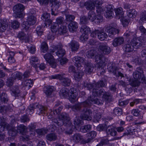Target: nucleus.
I'll list each match as a JSON object with an SVG mask.
<instances>
[{"label":"nucleus","mask_w":146,"mask_h":146,"mask_svg":"<svg viewBox=\"0 0 146 146\" xmlns=\"http://www.w3.org/2000/svg\"><path fill=\"white\" fill-rule=\"evenodd\" d=\"M52 120L58 126L64 125L67 128L65 133L68 134H71L73 130L75 129H78L82 123V121L80 119L79 117H76L74 120V126L72 125L69 115L66 113H62L60 115L59 118L53 119Z\"/></svg>","instance_id":"f257e3e1"},{"label":"nucleus","mask_w":146,"mask_h":146,"mask_svg":"<svg viewBox=\"0 0 146 146\" xmlns=\"http://www.w3.org/2000/svg\"><path fill=\"white\" fill-rule=\"evenodd\" d=\"M62 48V44H60L54 47L52 50L50 52V53H47L44 56V58L45 60L53 68L56 67V64L52 55L56 54L59 57L63 56L65 53V51Z\"/></svg>","instance_id":"f03ea898"},{"label":"nucleus","mask_w":146,"mask_h":146,"mask_svg":"<svg viewBox=\"0 0 146 146\" xmlns=\"http://www.w3.org/2000/svg\"><path fill=\"white\" fill-rule=\"evenodd\" d=\"M102 95L104 100L106 101L111 102L112 101L113 98L111 95L110 93L106 92L104 89H101L99 90H94L93 92V96L90 97V99L92 104H96L98 105L102 104L104 102H100L97 98V97H100Z\"/></svg>","instance_id":"7ed1b4c3"},{"label":"nucleus","mask_w":146,"mask_h":146,"mask_svg":"<svg viewBox=\"0 0 146 146\" xmlns=\"http://www.w3.org/2000/svg\"><path fill=\"white\" fill-rule=\"evenodd\" d=\"M60 94L62 98L68 96L70 100L74 102L76 100V98L77 95V93L74 88H71L70 90L66 88H63L60 90Z\"/></svg>","instance_id":"20e7f679"},{"label":"nucleus","mask_w":146,"mask_h":146,"mask_svg":"<svg viewBox=\"0 0 146 146\" xmlns=\"http://www.w3.org/2000/svg\"><path fill=\"white\" fill-rule=\"evenodd\" d=\"M64 75L65 74L62 73L52 75L50 76V78L51 79H59L61 81V84L63 86H69L71 84V80L68 78L65 77Z\"/></svg>","instance_id":"39448f33"},{"label":"nucleus","mask_w":146,"mask_h":146,"mask_svg":"<svg viewBox=\"0 0 146 146\" xmlns=\"http://www.w3.org/2000/svg\"><path fill=\"white\" fill-rule=\"evenodd\" d=\"M105 31L108 33L109 36L110 37H113L114 35L118 33L119 32L117 24L114 23L110 24L107 27Z\"/></svg>","instance_id":"423d86ee"},{"label":"nucleus","mask_w":146,"mask_h":146,"mask_svg":"<svg viewBox=\"0 0 146 146\" xmlns=\"http://www.w3.org/2000/svg\"><path fill=\"white\" fill-rule=\"evenodd\" d=\"M18 133H19L22 136L21 139L23 141H27L30 139V137L28 135L29 133L27 132L26 127L23 125H19L17 128Z\"/></svg>","instance_id":"0eeeda50"},{"label":"nucleus","mask_w":146,"mask_h":146,"mask_svg":"<svg viewBox=\"0 0 146 146\" xmlns=\"http://www.w3.org/2000/svg\"><path fill=\"white\" fill-rule=\"evenodd\" d=\"M24 9V7L22 4L19 3L15 5L13 8V10L15 14L14 16L15 18H21L23 17V11Z\"/></svg>","instance_id":"6e6552de"},{"label":"nucleus","mask_w":146,"mask_h":146,"mask_svg":"<svg viewBox=\"0 0 146 146\" xmlns=\"http://www.w3.org/2000/svg\"><path fill=\"white\" fill-rule=\"evenodd\" d=\"M133 77L134 79L137 80L139 81L141 80L142 82L146 84V80L143 74V70L140 68H138L133 72Z\"/></svg>","instance_id":"1a4fd4ad"},{"label":"nucleus","mask_w":146,"mask_h":146,"mask_svg":"<svg viewBox=\"0 0 146 146\" xmlns=\"http://www.w3.org/2000/svg\"><path fill=\"white\" fill-rule=\"evenodd\" d=\"M89 99L90 97L88 98V99L85 101L79 103L75 104L72 106V110L74 111H76L80 110L82 107H89L91 104H92L91 101H90V99Z\"/></svg>","instance_id":"9d476101"},{"label":"nucleus","mask_w":146,"mask_h":146,"mask_svg":"<svg viewBox=\"0 0 146 146\" xmlns=\"http://www.w3.org/2000/svg\"><path fill=\"white\" fill-rule=\"evenodd\" d=\"M73 62L75 63V65L78 69H81L86 63L85 58L78 56H75L73 58Z\"/></svg>","instance_id":"9b49d317"},{"label":"nucleus","mask_w":146,"mask_h":146,"mask_svg":"<svg viewBox=\"0 0 146 146\" xmlns=\"http://www.w3.org/2000/svg\"><path fill=\"white\" fill-rule=\"evenodd\" d=\"M88 107H84L83 110V113L81 115L82 119L84 120L90 121L92 119V111Z\"/></svg>","instance_id":"f8f14e48"},{"label":"nucleus","mask_w":146,"mask_h":146,"mask_svg":"<svg viewBox=\"0 0 146 146\" xmlns=\"http://www.w3.org/2000/svg\"><path fill=\"white\" fill-rule=\"evenodd\" d=\"M90 31V29L86 25L82 26L80 29V31L82 34L80 37V39L82 40H85L88 39L87 34Z\"/></svg>","instance_id":"ddd939ff"},{"label":"nucleus","mask_w":146,"mask_h":146,"mask_svg":"<svg viewBox=\"0 0 146 146\" xmlns=\"http://www.w3.org/2000/svg\"><path fill=\"white\" fill-rule=\"evenodd\" d=\"M131 43L132 44L134 48H139L142 46L143 40L139 37L134 38L131 40Z\"/></svg>","instance_id":"4468645a"},{"label":"nucleus","mask_w":146,"mask_h":146,"mask_svg":"<svg viewBox=\"0 0 146 146\" xmlns=\"http://www.w3.org/2000/svg\"><path fill=\"white\" fill-rule=\"evenodd\" d=\"M95 60L98 64V68L100 69L101 68L102 70H104L102 69V67L105 61L104 57L102 55L98 54L95 56Z\"/></svg>","instance_id":"2eb2a0df"},{"label":"nucleus","mask_w":146,"mask_h":146,"mask_svg":"<svg viewBox=\"0 0 146 146\" xmlns=\"http://www.w3.org/2000/svg\"><path fill=\"white\" fill-rule=\"evenodd\" d=\"M108 69L109 71L113 73L114 75L116 76H123V74L117 71V68L115 64H109L108 66Z\"/></svg>","instance_id":"dca6fc26"},{"label":"nucleus","mask_w":146,"mask_h":146,"mask_svg":"<svg viewBox=\"0 0 146 146\" xmlns=\"http://www.w3.org/2000/svg\"><path fill=\"white\" fill-rule=\"evenodd\" d=\"M100 52L102 54L106 55L109 54L111 51V48L105 44H101L99 46Z\"/></svg>","instance_id":"f3484780"},{"label":"nucleus","mask_w":146,"mask_h":146,"mask_svg":"<svg viewBox=\"0 0 146 146\" xmlns=\"http://www.w3.org/2000/svg\"><path fill=\"white\" fill-rule=\"evenodd\" d=\"M35 109L36 110V113L39 115L45 113L47 111V108L37 103L35 104Z\"/></svg>","instance_id":"a211bd4d"},{"label":"nucleus","mask_w":146,"mask_h":146,"mask_svg":"<svg viewBox=\"0 0 146 146\" xmlns=\"http://www.w3.org/2000/svg\"><path fill=\"white\" fill-rule=\"evenodd\" d=\"M54 88L52 86H48L44 87V92L48 97H51L54 95L53 92Z\"/></svg>","instance_id":"6ab92c4d"},{"label":"nucleus","mask_w":146,"mask_h":146,"mask_svg":"<svg viewBox=\"0 0 146 146\" xmlns=\"http://www.w3.org/2000/svg\"><path fill=\"white\" fill-rule=\"evenodd\" d=\"M68 45L72 52L77 51L79 48L78 43L74 40H72L68 44Z\"/></svg>","instance_id":"aec40b11"},{"label":"nucleus","mask_w":146,"mask_h":146,"mask_svg":"<svg viewBox=\"0 0 146 146\" xmlns=\"http://www.w3.org/2000/svg\"><path fill=\"white\" fill-rule=\"evenodd\" d=\"M0 133L6 130H8L10 128V125L5 122L2 119V117H0Z\"/></svg>","instance_id":"412c9836"},{"label":"nucleus","mask_w":146,"mask_h":146,"mask_svg":"<svg viewBox=\"0 0 146 146\" xmlns=\"http://www.w3.org/2000/svg\"><path fill=\"white\" fill-rule=\"evenodd\" d=\"M50 15L49 13L45 12L43 13L41 19L45 21V23L46 25H49L52 23V21L50 19Z\"/></svg>","instance_id":"4be33fe9"},{"label":"nucleus","mask_w":146,"mask_h":146,"mask_svg":"<svg viewBox=\"0 0 146 146\" xmlns=\"http://www.w3.org/2000/svg\"><path fill=\"white\" fill-rule=\"evenodd\" d=\"M83 138V137L80 134L76 133L74 134L70 138L71 141L75 143H78Z\"/></svg>","instance_id":"5701e85b"},{"label":"nucleus","mask_w":146,"mask_h":146,"mask_svg":"<svg viewBox=\"0 0 146 146\" xmlns=\"http://www.w3.org/2000/svg\"><path fill=\"white\" fill-rule=\"evenodd\" d=\"M124 41V39L122 37H119L114 39L112 43L114 46H117L123 44Z\"/></svg>","instance_id":"b1692460"},{"label":"nucleus","mask_w":146,"mask_h":146,"mask_svg":"<svg viewBox=\"0 0 146 146\" xmlns=\"http://www.w3.org/2000/svg\"><path fill=\"white\" fill-rule=\"evenodd\" d=\"M84 65L86 73L89 74L91 73L94 69L93 64L90 62H86Z\"/></svg>","instance_id":"393cba45"},{"label":"nucleus","mask_w":146,"mask_h":146,"mask_svg":"<svg viewBox=\"0 0 146 146\" xmlns=\"http://www.w3.org/2000/svg\"><path fill=\"white\" fill-rule=\"evenodd\" d=\"M106 132L108 135H110L112 136H115L117 133V131L113 126H108L106 129Z\"/></svg>","instance_id":"a878e982"},{"label":"nucleus","mask_w":146,"mask_h":146,"mask_svg":"<svg viewBox=\"0 0 146 146\" xmlns=\"http://www.w3.org/2000/svg\"><path fill=\"white\" fill-rule=\"evenodd\" d=\"M78 27L77 23L75 21H72L68 25L69 31L71 32L76 31Z\"/></svg>","instance_id":"bb28decb"},{"label":"nucleus","mask_w":146,"mask_h":146,"mask_svg":"<svg viewBox=\"0 0 146 146\" xmlns=\"http://www.w3.org/2000/svg\"><path fill=\"white\" fill-rule=\"evenodd\" d=\"M27 21L30 25H33L36 22V18L34 15L31 13L28 16Z\"/></svg>","instance_id":"cd10ccee"},{"label":"nucleus","mask_w":146,"mask_h":146,"mask_svg":"<svg viewBox=\"0 0 146 146\" xmlns=\"http://www.w3.org/2000/svg\"><path fill=\"white\" fill-rule=\"evenodd\" d=\"M128 81L129 84L133 87L138 86L140 84V81L137 80L130 78Z\"/></svg>","instance_id":"c85d7f7f"},{"label":"nucleus","mask_w":146,"mask_h":146,"mask_svg":"<svg viewBox=\"0 0 146 146\" xmlns=\"http://www.w3.org/2000/svg\"><path fill=\"white\" fill-rule=\"evenodd\" d=\"M84 6L88 10L94 9L95 8L94 3L91 1L86 2L84 3Z\"/></svg>","instance_id":"c756f323"},{"label":"nucleus","mask_w":146,"mask_h":146,"mask_svg":"<svg viewBox=\"0 0 146 146\" xmlns=\"http://www.w3.org/2000/svg\"><path fill=\"white\" fill-rule=\"evenodd\" d=\"M95 83H94L92 84H91L90 83H88L87 82H83V83L82 84V85L84 87V88H87L89 90H90L92 89H93V90H92V96H93V92L94 90H96V88H94V84Z\"/></svg>","instance_id":"7c9ffc66"},{"label":"nucleus","mask_w":146,"mask_h":146,"mask_svg":"<svg viewBox=\"0 0 146 146\" xmlns=\"http://www.w3.org/2000/svg\"><path fill=\"white\" fill-rule=\"evenodd\" d=\"M30 62L31 64L35 68H37L36 65L39 63L38 58L35 56H32L31 57Z\"/></svg>","instance_id":"2f4dec72"},{"label":"nucleus","mask_w":146,"mask_h":146,"mask_svg":"<svg viewBox=\"0 0 146 146\" xmlns=\"http://www.w3.org/2000/svg\"><path fill=\"white\" fill-rule=\"evenodd\" d=\"M84 74L83 72L80 70L75 73L74 75L75 80L77 81H79L82 78Z\"/></svg>","instance_id":"473e14b6"},{"label":"nucleus","mask_w":146,"mask_h":146,"mask_svg":"<svg viewBox=\"0 0 146 146\" xmlns=\"http://www.w3.org/2000/svg\"><path fill=\"white\" fill-rule=\"evenodd\" d=\"M137 11L134 9H129L127 11V16L130 18H135L137 15Z\"/></svg>","instance_id":"72a5a7b5"},{"label":"nucleus","mask_w":146,"mask_h":146,"mask_svg":"<svg viewBox=\"0 0 146 146\" xmlns=\"http://www.w3.org/2000/svg\"><path fill=\"white\" fill-rule=\"evenodd\" d=\"M98 37L101 40H104L108 37L107 35L104 32V30L100 31L99 30Z\"/></svg>","instance_id":"f704fd0d"},{"label":"nucleus","mask_w":146,"mask_h":146,"mask_svg":"<svg viewBox=\"0 0 146 146\" xmlns=\"http://www.w3.org/2000/svg\"><path fill=\"white\" fill-rule=\"evenodd\" d=\"M11 95L15 97L17 96L20 92L19 87L18 86H13L11 89Z\"/></svg>","instance_id":"c9c22d12"},{"label":"nucleus","mask_w":146,"mask_h":146,"mask_svg":"<svg viewBox=\"0 0 146 146\" xmlns=\"http://www.w3.org/2000/svg\"><path fill=\"white\" fill-rule=\"evenodd\" d=\"M134 47L132 44L131 43V42L128 44H127L124 46V50L125 52H130L132 51Z\"/></svg>","instance_id":"e433bc0d"},{"label":"nucleus","mask_w":146,"mask_h":146,"mask_svg":"<svg viewBox=\"0 0 146 146\" xmlns=\"http://www.w3.org/2000/svg\"><path fill=\"white\" fill-rule=\"evenodd\" d=\"M7 130H8V133L9 135L12 136L16 135L18 132L17 129H16L14 127L10 126V128H9Z\"/></svg>","instance_id":"4c0bfd02"},{"label":"nucleus","mask_w":146,"mask_h":146,"mask_svg":"<svg viewBox=\"0 0 146 146\" xmlns=\"http://www.w3.org/2000/svg\"><path fill=\"white\" fill-rule=\"evenodd\" d=\"M8 25L5 21L1 20L0 21V32H4L7 29Z\"/></svg>","instance_id":"58836bf2"},{"label":"nucleus","mask_w":146,"mask_h":146,"mask_svg":"<svg viewBox=\"0 0 146 146\" xmlns=\"http://www.w3.org/2000/svg\"><path fill=\"white\" fill-rule=\"evenodd\" d=\"M23 75L22 73L18 72H16L12 74L11 77L13 80L17 79L18 80H20L22 78Z\"/></svg>","instance_id":"ea45409f"},{"label":"nucleus","mask_w":146,"mask_h":146,"mask_svg":"<svg viewBox=\"0 0 146 146\" xmlns=\"http://www.w3.org/2000/svg\"><path fill=\"white\" fill-rule=\"evenodd\" d=\"M91 125L88 124L81 127L80 128V131L83 133H86L90 131L91 129Z\"/></svg>","instance_id":"a19ab883"},{"label":"nucleus","mask_w":146,"mask_h":146,"mask_svg":"<svg viewBox=\"0 0 146 146\" xmlns=\"http://www.w3.org/2000/svg\"><path fill=\"white\" fill-rule=\"evenodd\" d=\"M17 37L20 40H25L26 42L28 41V37H27L25 34L23 32H21L19 33Z\"/></svg>","instance_id":"79ce46f5"},{"label":"nucleus","mask_w":146,"mask_h":146,"mask_svg":"<svg viewBox=\"0 0 146 146\" xmlns=\"http://www.w3.org/2000/svg\"><path fill=\"white\" fill-rule=\"evenodd\" d=\"M105 82H104L102 80H101L98 82L97 83H95L94 84V88H96V90L100 87H104L105 85Z\"/></svg>","instance_id":"37998d69"},{"label":"nucleus","mask_w":146,"mask_h":146,"mask_svg":"<svg viewBox=\"0 0 146 146\" xmlns=\"http://www.w3.org/2000/svg\"><path fill=\"white\" fill-rule=\"evenodd\" d=\"M46 139L49 141H54L56 139L57 136L54 133H50L47 134L46 136Z\"/></svg>","instance_id":"c03bdc74"},{"label":"nucleus","mask_w":146,"mask_h":146,"mask_svg":"<svg viewBox=\"0 0 146 146\" xmlns=\"http://www.w3.org/2000/svg\"><path fill=\"white\" fill-rule=\"evenodd\" d=\"M58 31L60 34H63L66 33L67 28L65 26L60 25L58 28Z\"/></svg>","instance_id":"a18cd8bd"},{"label":"nucleus","mask_w":146,"mask_h":146,"mask_svg":"<svg viewBox=\"0 0 146 146\" xmlns=\"http://www.w3.org/2000/svg\"><path fill=\"white\" fill-rule=\"evenodd\" d=\"M122 113V109L119 107H116L113 110V114L115 115L120 116Z\"/></svg>","instance_id":"49530a36"},{"label":"nucleus","mask_w":146,"mask_h":146,"mask_svg":"<svg viewBox=\"0 0 146 146\" xmlns=\"http://www.w3.org/2000/svg\"><path fill=\"white\" fill-rule=\"evenodd\" d=\"M33 82L31 79H27L23 82V84L25 86L29 88L33 85Z\"/></svg>","instance_id":"de8ad7c7"},{"label":"nucleus","mask_w":146,"mask_h":146,"mask_svg":"<svg viewBox=\"0 0 146 146\" xmlns=\"http://www.w3.org/2000/svg\"><path fill=\"white\" fill-rule=\"evenodd\" d=\"M35 109V104H33L30 105L27 109L26 112L27 113L30 115L32 114L34 109Z\"/></svg>","instance_id":"09e8293b"},{"label":"nucleus","mask_w":146,"mask_h":146,"mask_svg":"<svg viewBox=\"0 0 146 146\" xmlns=\"http://www.w3.org/2000/svg\"><path fill=\"white\" fill-rule=\"evenodd\" d=\"M40 49L41 51L43 53L47 52L48 49V46L46 42H44L41 44Z\"/></svg>","instance_id":"8fccbe9b"},{"label":"nucleus","mask_w":146,"mask_h":146,"mask_svg":"<svg viewBox=\"0 0 146 146\" xmlns=\"http://www.w3.org/2000/svg\"><path fill=\"white\" fill-rule=\"evenodd\" d=\"M95 13L92 11H90L88 13V18L92 22H93L96 19Z\"/></svg>","instance_id":"3c124183"},{"label":"nucleus","mask_w":146,"mask_h":146,"mask_svg":"<svg viewBox=\"0 0 146 146\" xmlns=\"http://www.w3.org/2000/svg\"><path fill=\"white\" fill-rule=\"evenodd\" d=\"M96 51L94 50H91L88 51L86 53V56L88 58H92L96 53Z\"/></svg>","instance_id":"603ef678"},{"label":"nucleus","mask_w":146,"mask_h":146,"mask_svg":"<svg viewBox=\"0 0 146 146\" xmlns=\"http://www.w3.org/2000/svg\"><path fill=\"white\" fill-rule=\"evenodd\" d=\"M59 25L57 23H54L51 26V31L54 33H56L58 31Z\"/></svg>","instance_id":"864d4df0"},{"label":"nucleus","mask_w":146,"mask_h":146,"mask_svg":"<svg viewBox=\"0 0 146 146\" xmlns=\"http://www.w3.org/2000/svg\"><path fill=\"white\" fill-rule=\"evenodd\" d=\"M50 2L51 3L53 6L56 8H58L61 5V3L59 0H50Z\"/></svg>","instance_id":"5fc2aeb1"},{"label":"nucleus","mask_w":146,"mask_h":146,"mask_svg":"<svg viewBox=\"0 0 146 146\" xmlns=\"http://www.w3.org/2000/svg\"><path fill=\"white\" fill-rule=\"evenodd\" d=\"M48 130L46 129H38L36 130V132L40 135H43L46 133Z\"/></svg>","instance_id":"6e6d98bb"},{"label":"nucleus","mask_w":146,"mask_h":146,"mask_svg":"<svg viewBox=\"0 0 146 146\" xmlns=\"http://www.w3.org/2000/svg\"><path fill=\"white\" fill-rule=\"evenodd\" d=\"M115 12L116 15L119 16V17H120V16H122V15H123V9L121 7H119L115 9Z\"/></svg>","instance_id":"4d7b16f0"},{"label":"nucleus","mask_w":146,"mask_h":146,"mask_svg":"<svg viewBox=\"0 0 146 146\" xmlns=\"http://www.w3.org/2000/svg\"><path fill=\"white\" fill-rule=\"evenodd\" d=\"M20 25V23L17 21H13L11 23V27L14 29L18 28Z\"/></svg>","instance_id":"13d9d810"},{"label":"nucleus","mask_w":146,"mask_h":146,"mask_svg":"<svg viewBox=\"0 0 146 146\" xmlns=\"http://www.w3.org/2000/svg\"><path fill=\"white\" fill-rule=\"evenodd\" d=\"M0 99L1 101L4 102H6L8 100L7 95L4 93H2L1 95L0 96Z\"/></svg>","instance_id":"bf43d9fd"},{"label":"nucleus","mask_w":146,"mask_h":146,"mask_svg":"<svg viewBox=\"0 0 146 146\" xmlns=\"http://www.w3.org/2000/svg\"><path fill=\"white\" fill-rule=\"evenodd\" d=\"M96 19H95V21L96 22L98 23H99L101 22H102L103 20V19L102 16L98 14L96 16Z\"/></svg>","instance_id":"052dcab7"},{"label":"nucleus","mask_w":146,"mask_h":146,"mask_svg":"<svg viewBox=\"0 0 146 146\" xmlns=\"http://www.w3.org/2000/svg\"><path fill=\"white\" fill-rule=\"evenodd\" d=\"M30 25H30L27 21L23 22L22 25V27L26 30L29 29Z\"/></svg>","instance_id":"680f3d73"},{"label":"nucleus","mask_w":146,"mask_h":146,"mask_svg":"<svg viewBox=\"0 0 146 146\" xmlns=\"http://www.w3.org/2000/svg\"><path fill=\"white\" fill-rule=\"evenodd\" d=\"M134 34V33L129 31H127L124 34V36L127 38H132Z\"/></svg>","instance_id":"e2e57ef3"},{"label":"nucleus","mask_w":146,"mask_h":146,"mask_svg":"<svg viewBox=\"0 0 146 146\" xmlns=\"http://www.w3.org/2000/svg\"><path fill=\"white\" fill-rule=\"evenodd\" d=\"M140 111L138 109H133L131 111V113L134 116H137L140 114Z\"/></svg>","instance_id":"0e129e2a"},{"label":"nucleus","mask_w":146,"mask_h":146,"mask_svg":"<svg viewBox=\"0 0 146 146\" xmlns=\"http://www.w3.org/2000/svg\"><path fill=\"white\" fill-rule=\"evenodd\" d=\"M36 31L38 36H40L42 35L43 30L40 26L37 27L36 28Z\"/></svg>","instance_id":"69168bd1"},{"label":"nucleus","mask_w":146,"mask_h":146,"mask_svg":"<svg viewBox=\"0 0 146 146\" xmlns=\"http://www.w3.org/2000/svg\"><path fill=\"white\" fill-rule=\"evenodd\" d=\"M109 141L107 139H102L100 141L99 144H98L96 146H101L107 144L108 142Z\"/></svg>","instance_id":"338daca9"},{"label":"nucleus","mask_w":146,"mask_h":146,"mask_svg":"<svg viewBox=\"0 0 146 146\" xmlns=\"http://www.w3.org/2000/svg\"><path fill=\"white\" fill-rule=\"evenodd\" d=\"M64 18L61 17H60L57 18L56 19V23H57L59 26L62 25L64 21Z\"/></svg>","instance_id":"774afa93"}]
</instances>
